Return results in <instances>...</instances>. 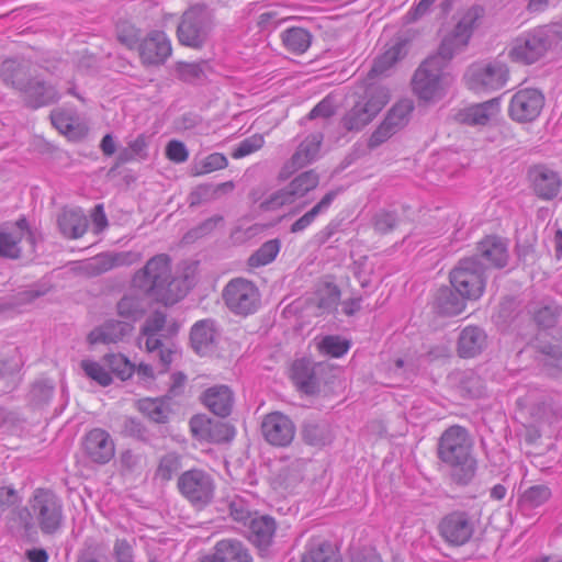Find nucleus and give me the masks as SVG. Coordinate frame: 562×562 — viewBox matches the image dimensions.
Wrapping results in <instances>:
<instances>
[{
    "mask_svg": "<svg viewBox=\"0 0 562 562\" xmlns=\"http://www.w3.org/2000/svg\"><path fill=\"white\" fill-rule=\"evenodd\" d=\"M223 300L233 313L248 315L254 313L259 305V292L252 282L236 278L224 288Z\"/></svg>",
    "mask_w": 562,
    "mask_h": 562,
    "instance_id": "nucleus-10",
    "label": "nucleus"
},
{
    "mask_svg": "<svg viewBox=\"0 0 562 562\" xmlns=\"http://www.w3.org/2000/svg\"><path fill=\"white\" fill-rule=\"evenodd\" d=\"M146 336L145 347L149 353H157L161 364V371H166L172 362L173 350L162 342L158 334L143 333Z\"/></svg>",
    "mask_w": 562,
    "mask_h": 562,
    "instance_id": "nucleus-43",
    "label": "nucleus"
},
{
    "mask_svg": "<svg viewBox=\"0 0 562 562\" xmlns=\"http://www.w3.org/2000/svg\"><path fill=\"white\" fill-rule=\"evenodd\" d=\"M405 43H396L390 47L384 54L379 56L368 74L367 81L369 82L376 76L384 75L397 60L404 56Z\"/></svg>",
    "mask_w": 562,
    "mask_h": 562,
    "instance_id": "nucleus-40",
    "label": "nucleus"
},
{
    "mask_svg": "<svg viewBox=\"0 0 562 562\" xmlns=\"http://www.w3.org/2000/svg\"><path fill=\"white\" fill-rule=\"evenodd\" d=\"M292 379L297 389L305 394H315L318 391V382L314 370L304 360H296L293 363Z\"/></svg>",
    "mask_w": 562,
    "mask_h": 562,
    "instance_id": "nucleus-36",
    "label": "nucleus"
},
{
    "mask_svg": "<svg viewBox=\"0 0 562 562\" xmlns=\"http://www.w3.org/2000/svg\"><path fill=\"white\" fill-rule=\"evenodd\" d=\"M389 90L385 87L367 82L363 93L353 106L344 115L341 123L349 132H359L382 111L389 102Z\"/></svg>",
    "mask_w": 562,
    "mask_h": 562,
    "instance_id": "nucleus-5",
    "label": "nucleus"
},
{
    "mask_svg": "<svg viewBox=\"0 0 562 562\" xmlns=\"http://www.w3.org/2000/svg\"><path fill=\"white\" fill-rule=\"evenodd\" d=\"M140 259L142 254L137 251H106L88 260L78 261L76 269L89 277H97L115 268L132 266Z\"/></svg>",
    "mask_w": 562,
    "mask_h": 562,
    "instance_id": "nucleus-11",
    "label": "nucleus"
},
{
    "mask_svg": "<svg viewBox=\"0 0 562 562\" xmlns=\"http://www.w3.org/2000/svg\"><path fill=\"white\" fill-rule=\"evenodd\" d=\"M530 415L537 422L550 423L554 417V411L550 403L543 401V402H538L531 406Z\"/></svg>",
    "mask_w": 562,
    "mask_h": 562,
    "instance_id": "nucleus-62",
    "label": "nucleus"
},
{
    "mask_svg": "<svg viewBox=\"0 0 562 562\" xmlns=\"http://www.w3.org/2000/svg\"><path fill=\"white\" fill-rule=\"evenodd\" d=\"M166 156L172 162L181 164L187 161L189 153L182 142L172 139L166 146Z\"/></svg>",
    "mask_w": 562,
    "mask_h": 562,
    "instance_id": "nucleus-60",
    "label": "nucleus"
},
{
    "mask_svg": "<svg viewBox=\"0 0 562 562\" xmlns=\"http://www.w3.org/2000/svg\"><path fill=\"white\" fill-rule=\"evenodd\" d=\"M297 200L290 184L274 191L266 200L260 202L259 207L262 211H276L284 205L294 203Z\"/></svg>",
    "mask_w": 562,
    "mask_h": 562,
    "instance_id": "nucleus-46",
    "label": "nucleus"
},
{
    "mask_svg": "<svg viewBox=\"0 0 562 562\" xmlns=\"http://www.w3.org/2000/svg\"><path fill=\"white\" fill-rule=\"evenodd\" d=\"M474 521L465 512L456 510L446 515L439 524L440 536L451 546H463L474 533Z\"/></svg>",
    "mask_w": 562,
    "mask_h": 562,
    "instance_id": "nucleus-16",
    "label": "nucleus"
},
{
    "mask_svg": "<svg viewBox=\"0 0 562 562\" xmlns=\"http://www.w3.org/2000/svg\"><path fill=\"white\" fill-rule=\"evenodd\" d=\"M143 64L161 65L171 55V43L167 35L160 31L150 32L138 45Z\"/></svg>",
    "mask_w": 562,
    "mask_h": 562,
    "instance_id": "nucleus-21",
    "label": "nucleus"
},
{
    "mask_svg": "<svg viewBox=\"0 0 562 562\" xmlns=\"http://www.w3.org/2000/svg\"><path fill=\"white\" fill-rule=\"evenodd\" d=\"M147 297L146 294L139 291L125 293L116 303L117 314L130 323L140 319L148 308Z\"/></svg>",
    "mask_w": 562,
    "mask_h": 562,
    "instance_id": "nucleus-30",
    "label": "nucleus"
},
{
    "mask_svg": "<svg viewBox=\"0 0 562 562\" xmlns=\"http://www.w3.org/2000/svg\"><path fill=\"white\" fill-rule=\"evenodd\" d=\"M465 300L454 289L442 286L436 293L434 308L441 316H457L464 311Z\"/></svg>",
    "mask_w": 562,
    "mask_h": 562,
    "instance_id": "nucleus-31",
    "label": "nucleus"
},
{
    "mask_svg": "<svg viewBox=\"0 0 562 562\" xmlns=\"http://www.w3.org/2000/svg\"><path fill=\"white\" fill-rule=\"evenodd\" d=\"M234 182L227 181L218 184H201L190 194V205L211 202L234 190Z\"/></svg>",
    "mask_w": 562,
    "mask_h": 562,
    "instance_id": "nucleus-39",
    "label": "nucleus"
},
{
    "mask_svg": "<svg viewBox=\"0 0 562 562\" xmlns=\"http://www.w3.org/2000/svg\"><path fill=\"white\" fill-rule=\"evenodd\" d=\"M395 133L393 128H391L383 121L381 124L374 130L368 140V148L375 149L385 143L389 138H391Z\"/></svg>",
    "mask_w": 562,
    "mask_h": 562,
    "instance_id": "nucleus-59",
    "label": "nucleus"
},
{
    "mask_svg": "<svg viewBox=\"0 0 562 562\" xmlns=\"http://www.w3.org/2000/svg\"><path fill=\"white\" fill-rule=\"evenodd\" d=\"M551 496V491L546 485H533L522 494V503L529 507H538L544 504Z\"/></svg>",
    "mask_w": 562,
    "mask_h": 562,
    "instance_id": "nucleus-54",
    "label": "nucleus"
},
{
    "mask_svg": "<svg viewBox=\"0 0 562 562\" xmlns=\"http://www.w3.org/2000/svg\"><path fill=\"white\" fill-rule=\"evenodd\" d=\"M280 240L270 239L263 243L249 258L248 266L251 268H258L272 262L280 251Z\"/></svg>",
    "mask_w": 562,
    "mask_h": 562,
    "instance_id": "nucleus-42",
    "label": "nucleus"
},
{
    "mask_svg": "<svg viewBox=\"0 0 562 562\" xmlns=\"http://www.w3.org/2000/svg\"><path fill=\"white\" fill-rule=\"evenodd\" d=\"M323 140L322 134L307 136L297 147L289 161L284 164L279 172V179L286 180L296 170L305 167L317 158Z\"/></svg>",
    "mask_w": 562,
    "mask_h": 562,
    "instance_id": "nucleus-19",
    "label": "nucleus"
},
{
    "mask_svg": "<svg viewBox=\"0 0 562 562\" xmlns=\"http://www.w3.org/2000/svg\"><path fill=\"white\" fill-rule=\"evenodd\" d=\"M487 347V335L479 326H467L459 335L457 352L461 358H474Z\"/></svg>",
    "mask_w": 562,
    "mask_h": 562,
    "instance_id": "nucleus-27",
    "label": "nucleus"
},
{
    "mask_svg": "<svg viewBox=\"0 0 562 562\" xmlns=\"http://www.w3.org/2000/svg\"><path fill=\"white\" fill-rule=\"evenodd\" d=\"M217 337L215 322L213 319H202L196 322L190 331V341L193 350L204 356L213 350Z\"/></svg>",
    "mask_w": 562,
    "mask_h": 562,
    "instance_id": "nucleus-28",
    "label": "nucleus"
},
{
    "mask_svg": "<svg viewBox=\"0 0 562 562\" xmlns=\"http://www.w3.org/2000/svg\"><path fill=\"white\" fill-rule=\"evenodd\" d=\"M132 288L164 305H173L187 293L183 281L173 278L171 260L166 254L151 257L132 277Z\"/></svg>",
    "mask_w": 562,
    "mask_h": 562,
    "instance_id": "nucleus-1",
    "label": "nucleus"
},
{
    "mask_svg": "<svg viewBox=\"0 0 562 562\" xmlns=\"http://www.w3.org/2000/svg\"><path fill=\"white\" fill-rule=\"evenodd\" d=\"M483 8L479 5L471 7L464 12L453 30L459 34L467 35V40L470 41L473 30L477 26V21L483 16Z\"/></svg>",
    "mask_w": 562,
    "mask_h": 562,
    "instance_id": "nucleus-50",
    "label": "nucleus"
},
{
    "mask_svg": "<svg viewBox=\"0 0 562 562\" xmlns=\"http://www.w3.org/2000/svg\"><path fill=\"white\" fill-rule=\"evenodd\" d=\"M284 47L296 55L305 53L312 43V34L303 27H289L281 33Z\"/></svg>",
    "mask_w": 562,
    "mask_h": 562,
    "instance_id": "nucleus-38",
    "label": "nucleus"
},
{
    "mask_svg": "<svg viewBox=\"0 0 562 562\" xmlns=\"http://www.w3.org/2000/svg\"><path fill=\"white\" fill-rule=\"evenodd\" d=\"M190 429L193 436L200 439H210L214 441L229 440L234 436V430L226 424H217L215 429H212L211 419L203 415H194L190 419Z\"/></svg>",
    "mask_w": 562,
    "mask_h": 562,
    "instance_id": "nucleus-29",
    "label": "nucleus"
},
{
    "mask_svg": "<svg viewBox=\"0 0 562 562\" xmlns=\"http://www.w3.org/2000/svg\"><path fill=\"white\" fill-rule=\"evenodd\" d=\"M181 469V458L176 452H169L161 457L156 476L164 482L170 481L176 473Z\"/></svg>",
    "mask_w": 562,
    "mask_h": 562,
    "instance_id": "nucleus-51",
    "label": "nucleus"
},
{
    "mask_svg": "<svg viewBox=\"0 0 562 562\" xmlns=\"http://www.w3.org/2000/svg\"><path fill=\"white\" fill-rule=\"evenodd\" d=\"M138 409L157 424L167 423L171 413L169 398L167 397L143 398L138 402Z\"/></svg>",
    "mask_w": 562,
    "mask_h": 562,
    "instance_id": "nucleus-37",
    "label": "nucleus"
},
{
    "mask_svg": "<svg viewBox=\"0 0 562 562\" xmlns=\"http://www.w3.org/2000/svg\"><path fill=\"white\" fill-rule=\"evenodd\" d=\"M229 515L235 521L241 522L244 526H246L249 522V519L254 517L241 499L231 502Z\"/></svg>",
    "mask_w": 562,
    "mask_h": 562,
    "instance_id": "nucleus-63",
    "label": "nucleus"
},
{
    "mask_svg": "<svg viewBox=\"0 0 562 562\" xmlns=\"http://www.w3.org/2000/svg\"><path fill=\"white\" fill-rule=\"evenodd\" d=\"M472 450V439L461 426L447 428L439 438L438 458L450 468L451 479L459 485H468L475 476L476 460Z\"/></svg>",
    "mask_w": 562,
    "mask_h": 562,
    "instance_id": "nucleus-2",
    "label": "nucleus"
},
{
    "mask_svg": "<svg viewBox=\"0 0 562 562\" xmlns=\"http://www.w3.org/2000/svg\"><path fill=\"white\" fill-rule=\"evenodd\" d=\"M82 448L87 457L99 464L108 463L115 453L114 441L101 428L90 430L83 438Z\"/></svg>",
    "mask_w": 562,
    "mask_h": 562,
    "instance_id": "nucleus-20",
    "label": "nucleus"
},
{
    "mask_svg": "<svg viewBox=\"0 0 562 562\" xmlns=\"http://www.w3.org/2000/svg\"><path fill=\"white\" fill-rule=\"evenodd\" d=\"M499 112V98H493L491 100L472 104L464 109H461L456 115L454 120L458 123L476 126L486 125L492 117L497 115Z\"/></svg>",
    "mask_w": 562,
    "mask_h": 562,
    "instance_id": "nucleus-22",
    "label": "nucleus"
},
{
    "mask_svg": "<svg viewBox=\"0 0 562 562\" xmlns=\"http://www.w3.org/2000/svg\"><path fill=\"white\" fill-rule=\"evenodd\" d=\"M532 192L541 200L551 201L560 193L562 179L560 175L543 166H533L528 171Z\"/></svg>",
    "mask_w": 562,
    "mask_h": 562,
    "instance_id": "nucleus-18",
    "label": "nucleus"
},
{
    "mask_svg": "<svg viewBox=\"0 0 562 562\" xmlns=\"http://www.w3.org/2000/svg\"><path fill=\"white\" fill-rule=\"evenodd\" d=\"M30 508L31 512L23 509L19 513L21 525L25 530L33 527L31 516L35 518L44 533H54L60 528L63 521L61 504L52 491L35 490L30 499Z\"/></svg>",
    "mask_w": 562,
    "mask_h": 562,
    "instance_id": "nucleus-4",
    "label": "nucleus"
},
{
    "mask_svg": "<svg viewBox=\"0 0 562 562\" xmlns=\"http://www.w3.org/2000/svg\"><path fill=\"white\" fill-rule=\"evenodd\" d=\"M23 241L33 249L35 241L26 220L20 218L14 223L0 227V255L8 258H18Z\"/></svg>",
    "mask_w": 562,
    "mask_h": 562,
    "instance_id": "nucleus-15",
    "label": "nucleus"
},
{
    "mask_svg": "<svg viewBox=\"0 0 562 562\" xmlns=\"http://www.w3.org/2000/svg\"><path fill=\"white\" fill-rule=\"evenodd\" d=\"M215 19L211 9L194 4L181 15L177 26V38L186 47L202 49L211 40Z\"/></svg>",
    "mask_w": 562,
    "mask_h": 562,
    "instance_id": "nucleus-3",
    "label": "nucleus"
},
{
    "mask_svg": "<svg viewBox=\"0 0 562 562\" xmlns=\"http://www.w3.org/2000/svg\"><path fill=\"white\" fill-rule=\"evenodd\" d=\"M508 76L509 71L505 64L493 61L472 67L468 74V85L475 91H495L506 85Z\"/></svg>",
    "mask_w": 562,
    "mask_h": 562,
    "instance_id": "nucleus-12",
    "label": "nucleus"
},
{
    "mask_svg": "<svg viewBox=\"0 0 562 562\" xmlns=\"http://www.w3.org/2000/svg\"><path fill=\"white\" fill-rule=\"evenodd\" d=\"M413 110L411 100H401L387 111L383 122L397 133L408 124Z\"/></svg>",
    "mask_w": 562,
    "mask_h": 562,
    "instance_id": "nucleus-41",
    "label": "nucleus"
},
{
    "mask_svg": "<svg viewBox=\"0 0 562 562\" xmlns=\"http://www.w3.org/2000/svg\"><path fill=\"white\" fill-rule=\"evenodd\" d=\"M561 313L562 308L558 304L549 302L533 311V319L539 326L551 328L558 323Z\"/></svg>",
    "mask_w": 562,
    "mask_h": 562,
    "instance_id": "nucleus-49",
    "label": "nucleus"
},
{
    "mask_svg": "<svg viewBox=\"0 0 562 562\" xmlns=\"http://www.w3.org/2000/svg\"><path fill=\"white\" fill-rule=\"evenodd\" d=\"M484 263L477 257L461 259L450 272L452 288L468 300H477L485 288Z\"/></svg>",
    "mask_w": 562,
    "mask_h": 562,
    "instance_id": "nucleus-8",
    "label": "nucleus"
},
{
    "mask_svg": "<svg viewBox=\"0 0 562 562\" xmlns=\"http://www.w3.org/2000/svg\"><path fill=\"white\" fill-rule=\"evenodd\" d=\"M201 562H254L249 549L236 539H224L214 547L212 555L205 557Z\"/></svg>",
    "mask_w": 562,
    "mask_h": 562,
    "instance_id": "nucleus-25",
    "label": "nucleus"
},
{
    "mask_svg": "<svg viewBox=\"0 0 562 562\" xmlns=\"http://www.w3.org/2000/svg\"><path fill=\"white\" fill-rule=\"evenodd\" d=\"M261 432L270 445L286 447L294 438L295 427L288 416L274 412L265 416L261 423Z\"/></svg>",
    "mask_w": 562,
    "mask_h": 562,
    "instance_id": "nucleus-17",
    "label": "nucleus"
},
{
    "mask_svg": "<svg viewBox=\"0 0 562 562\" xmlns=\"http://www.w3.org/2000/svg\"><path fill=\"white\" fill-rule=\"evenodd\" d=\"M319 176L314 170H307L296 176L289 184L297 199L305 196L317 188Z\"/></svg>",
    "mask_w": 562,
    "mask_h": 562,
    "instance_id": "nucleus-47",
    "label": "nucleus"
},
{
    "mask_svg": "<svg viewBox=\"0 0 562 562\" xmlns=\"http://www.w3.org/2000/svg\"><path fill=\"white\" fill-rule=\"evenodd\" d=\"M303 440L315 447H324L333 441L334 435L326 422L307 420L302 427Z\"/></svg>",
    "mask_w": 562,
    "mask_h": 562,
    "instance_id": "nucleus-33",
    "label": "nucleus"
},
{
    "mask_svg": "<svg viewBox=\"0 0 562 562\" xmlns=\"http://www.w3.org/2000/svg\"><path fill=\"white\" fill-rule=\"evenodd\" d=\"M177 488L194 509L202 510L213 503L216 483L211 473L193 468L178 476Z\"/></svg>",
    "mask_w": 562,
    "mask_h": 562,
    "instance_id": "nucleus-7",
    "label": "nucleus"
},
{
    "mask_svg": "<svg viewBox=\"0 0 562 562\" xmlns=\"http://www.w3.org/2000/svg\"><path fill=\"white\" fill-rule=\"evenodd\" d=\"M115 562H134L132 544L126 539H116L113 546Z\"/></svg>",
    "mask_w": 562,
    "mask_h": 562,
    "instance_id": "nucleus-61",
    "label": "nucleus"
},
{
    "mask_svg": "<svg viewBox=\"0 0 562 562\" xmlns=\"http://www.w3.org/2000/svg\"><path fill=\"white\" fill-rule=\"evenodd\" d=\"M469 44L467 35L459 34L456 30L446 35L438 48V52L431 55L438 61L448 65L454 55L461 53Z\"/></svg>",
    "mask_w": 562,
    "mask_h": 562,
    "instance_id": "nucleus-34",
    "label": "nucleus"
},
{
    "mask_svg": "<svg viewBox=\"0 0 562 562\" xmlns=\"http://www.w3.org/2000/svg\"><path fill=\"white\" fill-rule=\"evenodd\" d=\"M544 105V95L538 89L525 88L518 90L512 98L508 114L512 120L526 123L535 121Z\"/></svg>",
    "mask_w": 562,
    "mask_h": 562,
    "instance_id": "nucleus-14",
    "label": "nucleus"
},
{
    "mask_svg": "<svg viewBox=\"0 0 562 562\" xmlns=\"http://www.w3.org/2000/svg\"><path fill=\"white\" fill-rule=\"evenodd\" d=\"M201 401L210 412L224 418L233 411L234 393L227 385H214L201 394Z\"/></svg>",
    "mask_w": 562,
    "mask_h": 562,
    "instance_id": "nucleus-26",
    "label": "nucleus"
},
{
    "mask_svg": "<svg viewBox=\"0 0 562 562\" xmlns=\"http://www.w3.org/2000/svg\"><path fill=\"white\" fill-rule=\"evenodd\" d=\"M206 67L207 61L205 60L199 63L179 61L176 65V74L180 80L188 83H195L205 79Z\"/></svg>",
    "mask_w": 562,
    "mask_h": 562,
    "instance_id": "nucleus-44",
    "label": "nucleus"
},
{
    "mask_svg": "<svg viewBox=\"0 0 562 562\" xmlns=\"http://www.w3.org/2000/svg\"><path fill=\"white\" fill-rule=\"evenodd\" d=\"M336 196V191L327 192L311 210L304 213L291 225L290 232L292 234H297L305 231L310 225L313 224L317 216L325 213L329 209Z\"/></svg>",
    "mask_w": 562,
    "mask_h": 562,
    "instance_id": "nucleus-35",
    "label": "nucleus"
},
{
    "mask_svg": "<svg viewBox=\"0 0 562 562\" xmlns=\"http://www.w3.org/2000/svg\"><path fill=\"white\" fill-rule=\"evenodd\" d=\"M24 75L23 68L16 65L15 61L5 60L3 63L1 68L3 80L23 90L30 106L40 108L55 101L56 91L52 87H46L43 82H29L26 86H21V77Z\"/></svg>",
    "mask_w": 562,
    "mask_h": 562,
    "instance_id": "nucleus-9",
    "label": "nucleus"
},
{
    "mask_svg": "<svg viewBox=\"0 0 562 562\" xmlns=\"http://www.w3.org/2000/svg\"><path fill=\"white\" fill-rule=\"evenodd\" d=\"M349 562H382V559L375 550L364 548L352 550Z\"/></svg>",
    "mask_w": 562,
    "mask_h": 562,
    "instance_id": "nucleus-64",
    "label": "nucleus"
},
{
    "mask_svg": "<svg viewBox=\"0 0 562 562\" xmlns=\"http://www.w3.org/2000/svg\"><path fill=\"white\" fill-rule=\"evenodd\" d=\"M560 40L550 26H539L518 36L512 45L509 57L517 63L530 65L539 60Z\"/></svg>",
    "mask_w": 562,
    "mask_h": 562,
    "instance_id": "nucleus-6",
    "label": "nucleus"
},
{
    "mask_svg": "<svg viewBox=\"0 0 562 562\" xmlns=\"http://www.w3.org/2000/svg\"><path fill=\"white\" fill-rule=\"evenodd\" d=\"M227 165V158L223 154L213 153L203 159L200 168L196 167L194 175L210 173L215 170L224 169Z\"/></svg>",
    "mask_w": 562,
    "mask_h": 562,
    "instance_id": "nucleus-55",
    "label": "nucleus"
},
{
    "mask_svg": "<svg viewBox=\"0 0 562 562\" xmlns=\"http://www.w3.org/2000/svg\"><path fill=\"white\" fill-rule=\"evenodd\" d=\"M340 300V290L337 285L327 283L318 292V308L330 312L337 307Z\"/></svg>",
    "mask_w": 562,
    "mask_h": 562,
    "instance_id": "nucleus-53",
    "label": "nucleus"
},
{
    "mask_svg": "<svg viewBox=\"0 0 562 562\" xmlns=\"http://www.w3.org/2000/svg\"><path fill=\"white\" fill-rule=\"evenodd\" d=\"M447 65L432 56L426 58L413 77L414 92L426 101L434 99L440 91L442 70Z\"/></svg>",
    "mask_w": 562,
    "mask_h": 562,
    "instance_id": "nucleus-13",
    "label": "nucleus"
},
{
    "mask_svg": "<svg viewBox=\"0 0 562 562\" xmlns=\"http://www.w3.org/2000/svg\"><path fill=\"white\" fill-rule=\"evenodd\" d=\"M477 257L484 263V270L488 267L504 268L508 261L506 243L496 236H487L477 244Z\"/></svg>",
    "mask_w": 562,
    "mask_h": 562,
    "instance_id": "nucleus-23",
    "label": "nucleus"
},
{
    "mask_svg": "<svg viewBox=\"0 0 562 562\" xmlns=\"http://www.w3.org/2000/svg\"><path fill=\"white\" fill-rule=\"evenodd\" d=\"M321 349L325 353L338 358L348 351L349 344L337 336H327L322 340Z\"/></svg>",
    "mask_w": 562,
    "mask_h": 562,
    "instance_id": "nucleus-57",
    "label": "nucleus"
},
{
    "mask_svg": "<svg viewBox=\"0 0 562 562\" xmlns=\"http://www.w3.org/2000/svg\"><path fill=\"white\" fill-rule=\"evenodd\" d=\"M248 526V539L257 547H267L270 544L276 532V521L270 516L254 515Z\"/></svg>",
    "mask_w": 562,
    "mask_h": 562,
    "instance_id": "nucleus-32",
    "label": "nucleus"
},
{
    "mask_svg": "<svg viewBox=\"0 0 562 562\" xmlns=\"http://www.w3.org/2000/svg\"><path fill=\"white\" fill-rule=\"evenodd\" d=\"M302 562H342L340 554L328 541L312 547L302 558Z\"/></svg>",
    "mask_w": 562,
    "mask_h": 562,
    "instance_id": "nucleus-45",
    "label": "nucleus"
},
{
    "mask_svg": "<svg viewBox=\"0 0 562 562\" xmlns=\"http://www.w3.org/2000/svg\"><path fill=\"white\" fill-rule=\"evenodd\" d=\"M263 138L260 135H254L241 140L238 146L233 150L232 156L235 159L248 156L263 146Z\"/></svg>",
    "mask_w": 562,
    "mask_h": 562,
    "instance_id": "nucleus-56",
    "label": "nucleus"
},
{
    "mask_svg": "<svg viewBox=\"0 0 562 562\" xmlns=\"http://www.w3.org/2000/svg\"><path fill=\"white\" fill-rule=\"evenodd\" d=\"M134 326L130 322L109 319L94 328L88 336L91 344H117L132 335Z\"/></svg>",
    "mask_w": 562,
    "mask_h": 562,
    "instance_id": "nucleus-24",
    "label": "nucleus"
},
{
    "mask_svg": "<svg viewBox=\"0 0 562 562\" xmlns=\"http://www.w3.org/2000/svg\"><path fill=\"white\" fill-rule=\"evenodd\" d=\"M398 223L397 215L394 212L381 211L374 216V228L380 234L392 232Z\"/></svg>",
    "mask_w": 562,
    "mask_h": 562,
    "instance_id": "nucleus-58",
    "label": "nucleus"
},
{
    "mask_svg": "<svg viewBox=\"0 0 562 562\" xmlns=\"http://www.w3.org/2000/svg\"><path fill=\"white\" fill-rule=\"evenodd\" d=\"M81 368L89 379L98 382L100 385L108 386L112 383L111 373L105 364L102 366L95 361L83 360L81 361Z\"/></svg>",
    "mask_w": 562,
    "mask_h": 562,
    "instance_id": "nucleus-52",
    "label": "nucleus"
},
{
    "mask_svg": "<svg viewBox=\"0 0 562 562\" xmlns=\"http://www.w3.org/2000/svg\"><path fill=\"white\" fill-rule=\"evenodd\" d=\"M103 361L109 369V372L111 371L112 373H115L121 380L128 379L135 370V366L121 353L106 355L104 356Z\"/></svg>",
    "mask_w": 562,
    "mask_h": 562,
    "instance_id": "nucleus-48",
    "label": "nucleus"
}]
</instances>
